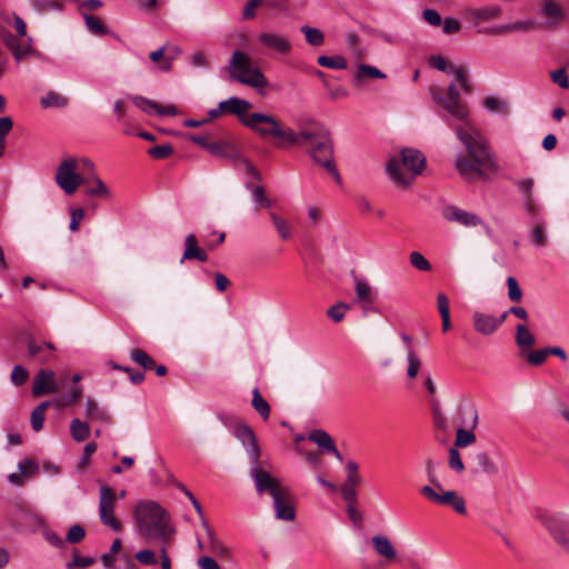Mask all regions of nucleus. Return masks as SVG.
<instances>
[{
	"label": "nucleus",
	"instance_id": "f257e3e1",
	"mask_svg": "<svg viewBox=\"0 0 569 569\" xmlns=\"http://www.w3.org/2000/svg\"><path fill=\"white\" fill-rule=\"evenodd\" d=\"M292 146H307L311 159L323 167L336 180L341 183L340 173L333 162V142L330 131L315 120H308L299 124Z\"/></svg>",
	"mask_w": 569,
	"mask_h": 569
},
{
	"label": "nucleus",
	"instance_id": "f03ea898",
	"mask_svg": "<svg viewBox=\"0 0 569 569\" xmlns=\"http://www.w3.org/2000/svg\"><path fill=\"white\" fill-rule=\"evenodd\" d=\"M233 436L242 443L251 459V476L259 493L267 491L271 497L284 489L278 479L259 467L260 448L253 430L247 423H238L233 429Z\"/></svg>",
	"mask_w": 569,
	"mask_h": 569
},
{
	"label": "nucleus",
	"instance_id": "7ed1b4c3",
	"mask_svg": "<svg viewBox=\"0 0 569 569\" xmlns=\"http://www.w3.org/2000/svg\"><path fill=\"white\" fill-rule=\"evenodd\" d=\"M134 519L139 533L147 539L167 541L174 533L164 509L156 501L143 500L134 507Z\"/></svg>",
	"mask_w": 569,
	"mask_h": 569
},
{
	"label": "nucleus",
	"instance_id": "20e7f679",
	"mask_svg": "<svg viewBox=\"0 0 569 569\" xmlns=\"http://www.w3.org/2000/svg\"><path fill=\"white\" fill-rule=\"evenodd\" d=\"M455 169L467 181H480L488 180L491 174H495L498 171V164L488 147L458 153Z\"/></svg>",
	"mask_w": 569,
	"mask_h": 569
},
{
	"label": "nucleus",
	"instance_id": "39448f33",
	"mask_svg": "<svg viewBox=\"0 0 569 569\" xmlns=\"http://www.w3.org/2000/svg\"><path fill=\"white\" fill-rule=\"evenodd\" d=\"M426 166V158L416 149L405 148L400 157L390 158L386 170L390 180L401 187H408L421 173Z\"/></svg>",
	"mask_w": 569,
	"mask_h": 569
},
{
	"label": "nucleus",
	"instance_id": "423d86ee",
	"mask_svg": "<svg viewBox=\"0 0 569 569\" xmlns=\"http://www.w3.org/2000/svg\"><path fill=\"white\" fill-rule=\"evenodd\" d=\"M226 71L233 81L241 84L263 89L268 86V79L252 60V58L242 50H234L231 59L226 66Z\"/></svg>",
	"mask_w": 569,
	"mask_h": 569
},
{
	"label": "nucleus",
	"instance_id": "0eeeda50",
	"mask_svg": "<svg viewBox=\"0 0 569 569\" xmlns=\"http://www.w3.org/2000/svg\"><path fill=\"white\" fill-rule=\"evenodd\" d=\"M243 126L262 138L272 137L289 144L296 140V132L291 128L282 127L277 118L267 113H251L250 118L243 120Z\"/></svg>",
	"mask_w": 569,
	"mask_h": 569
},
{
	"label": "nucleus",
	"instance_id": "6e6552de",
	"mask_svg": "<svg viewBox=\"0 0 569 569\" xmlns=\"http://www.w3.org/2000/svg\"><path fill=\"white\" fill-rule=\"evenodd\" d=\"M457 84V81L449 84L447 97L437 90H431V99L437 107L449 113L450 119H466L470 110L467 103L461 100Z\"/></svg>",
	"mask_w": 569,
	"mask_h": 569
},
{
	"label": "nucleus",
	"instance_id": "1a4fd4ad",
	"mask_svg": "<svg viewBox=\"0 0 569 569\" xmlns=\"http://www.w3.org/2000/svg\"><path fill=\"white\" fill-rule=\"evenodd\" d=\"M448 124L455 130L466 151L489 147L482 132L470 120V114L466 119H450Z\"/></svg>",
	"mask_w": 569,
	"mask_h": 569
},
{
	"label": "nucleus",
	"instance_id": "9d476101",
	"mask_svg": "<svg viewBox=\"0 0 569 569\" xmlns=\"http://www.w3.org/2000/svg\"><path fill=\"white\" fill-rule=\"evenodd\" d=\"M86 178L78 171L76 157H64L59 163L54 177L56 183L66 194H73Z\"/></svg>",
	"mask_w": 569,
	"mask_h": 569
},
{
	"label": "nucleus",
	"instance_id": "9b49d317",
	"mask_svg": "<svg viewBox=\"0 0 569 569\" xmlns=\"http://www.w3.org/2000/svg\"><path fill=\"white\" fill-rule=\"evenodd\" d=\"M539 520L555 542L569 552V515L545 512L539 516Z\"/></svg>",
	"mask_w": 569,
	"mask_h": 569
},
{
	"label": "nucleus",
	"instance_id": "f8f14e48",
	"mask_svg": "<svg viewBox=\"0 0 569 569\" xmlns=\"http://www.w3.org/2000/svg\"><path fill=\"white\" fill-rule=\"evenodd\" d=\"M99 517L101 522L114 532L121 531V523L114 515L117 495L113 489L107 485L99 489Z\"/></svg>",
	"mask_w": 569,
	"mask_h": 569
},
{
	"label": "nucleus",
	"instance_id": "ddd939ff",
	"mask_svg": "<svg viewBox=\"0 0 569 569\" xmlns=\"http://www.w3.org/2000/svg\"><path fill=\"white\" fill-rule=\"evenodd\" d=\"M429 62L430 66L436 68L437 70L452 74L458 86L466 93H470L473 91V86L466 66L450 63L445 57L439 54L431 56Z\"/></svg>",
	"mask_w": 569,
	"mask_h": 569
},
{
	"label": "nucleus",
	"instance_id": "4468645a",
	"mask_svg": "<svg viewBox=\"0 0 569 569\" xmlns=\"http://www.w3.org/2000/svg\"><path fill=\"white\" fill-rule=\"evenodd\" d=\"M420 495L429 501L438 505H450L458 513L465 515L467 512L466 502L455 490H439L436 487L422 486Z\"/></svg>",
	"mask_w": 569,
	"mask_h": 569
},
{
	"label": "nucleus",
	"instance_id": "2eb2a0df",
	"mask_svg": "<svg viewBox=\"0 0 569 569\" xmlns=\"http://www.w3.org/2000/svg\"><path fill=\"white\" fill-rule=\"evenodd\" d=\"M258 42L269 51L280 56H288L292 50V43L288 36L273 30H266L258 34Z\"/></svg>",
	"mask_w": 569,
	"mask_h": 569
},
{
	"label": "nucleus",
	"instance_id": "dca6fc26",
	"mask_svg": "<svg viewBox=\"0 0 569 569\" xmlns=\"http://www.w3.org/2000/svg\"><path fill=\"white\" fill-rule=\"evenodd\" d=\"M442 217L449 222H456L465 228L485 227L489 232V227L483 220L473 212L461 209L457 206H447L442 210Z\"/></svg>",
	"mask_w": 569,
	"mask_h": 569
},
{
	"label": "nucleus",
	"instance_id": "f3484780",
	"mask_svg": "<svg viewBox=\"0 0 569 569\" xmlns=\"http://www.w3.org/2000/svg\"><path fill=\"white\" fill-rule=\"evenodd\" d=\"M467 413H469V421L460 422V427L457 429L453 448H466L473 445L477 440L473 432L479 420L477 408L471 405L467 410Z\"/></svg>",
	"mask_w": 569,
	"mask_h": 569
},
{
	"label": "nucleus",
	"instance_id": "a211bd4d",
	"mask_svg": "<svg viewBox=\"0 0 569 569\" xmlns=\"http://www.w3.org/2000/svg\"><path fill=\"white\" fill-rule=\"evenodd\" d=\"M502 13V8L499 4H486L480 7H470L463 10V18L475 26L485 22H491Z\"/></svg>",
	"mask_w": 569,
	"mask_h": 569
},
{
	"label": "nucleus",
	"instance_id": "6ab92c4d",
	"mask_svg": "<svg viewBox=\"0 0 569 569\" xmlns=\"http://www.w3.org/2000/svg\"><path fill=\"white\" fill-rule=\"evenodd\" d=\"M58 390L59 387L56 382V375L52 370L41 369L37 372L32 385V395L34 397L53 393Z\"/></svg>",
	"mask_w": 569,
	"mask_h": 569
},
{
	"label": "nucleus",
	"instance_id": "aec40b11",
	"mask_svg": "<svg viewBox=\"0 0 569 569\" xmlns=\"http://www.w3.org/2000/svg\"><path fill=\"white\" fill-rule=\"evenodd\" d=\"M133 104L147 114L158 117H173L178 113L174 104H161L153 100L137 96L132 99Z\"/></svg>",
	"mask_w": 569,
	"mask_h": 569
},
{
	"label": "nucleus",
	"instance_id": "412c9836",
	"mask_svg": "<svg viewBox=\"0 0 569 569\" xmlns=\"http://www.w3.org/2000/svg\"><path fill=\"white\" fill-rule=\"evenodd\" d=\"M276 518L279 520L291 521L296 517V510L290 501V492L288 488L281 490L277 496L272 497Z\"/></svg>",
	"mask_w": 569,
	"mask_h": 569
},
{
	"label": "nucleus",
	"instance_id": "4be33fe9",
	"mask_svg": "<svg viewBox=\"0 0 569 569\" xmlns=\"http://www.w3.org/2000/svg\"><path fill=\"white\" fill-rule=\"evenodd\" d=\"M371 545L375 552L385 558L387 562H397L399 560L397 549L388 536H373L371 538Z\"/></svg>",
	"mask_w": 569,
	"mask_h": 569
},
{
	"label": "nucleus",
	"instance_id": "5701e85b",
	"mask_svg": "<svg viewBox=\"0 0 569 569\" xmlns=\"http://www.w3.org/2000/svg\"><path fill=\"white\" fill-rule=\"evenodd\" d=\"M472 325L473 329L483 336H490L498 330L496 316L479 310L472 313Z\"/></svg>",
	"mask_w": 569,
	"mask_h": 569
},
{
	"label": "nucleus",
	"instance_id": "b1692460",
	"mask_svg": "<svg viewBox=\"0 0 569 569\" xmlns=\"http://www.w3.org/2000/svg\"><path fill=\"white\" fill-rule=\"evenodd\" d=\"M541 16L546 19L548 27H556L563 21L565 11L555 0H543L541 3Z\"/></svg>",
	"mask_w": 569,
	"mask_h": 569
},
{
	"label": "nucleus",
	"instance_id": "393cba45",
	"mask_svg": "<svg viewBox=\"0 0 569 569\" xmlns=\"http://www.w3.org/2000/svg\"><path fill=\"white\" fill-rule=\"evenodd\" d=\"M220 107L224 108V112L238 116L243 124V120L250 118L248 111L252 108V104L248 100L230 97L229 99L221 101Z\"/></svg>",
	"mask_w": 569,
	"mask_h": 569
},
{
	"label": "nucleus",
	"instance_id": "a878e982",
	"mask_svg": "<svg viewBox=\"0 0 569 569\" xmlns=\"http://www.w3.org/2000/svg\"><path fill=\"white\" fill-rule=\"evenodd\" d=\"M184 251L182 258L180 260H198L200 262H206L208 260V254L204 249L199 247L197 238L194 234H189L184 240Z\"/></svg>",
	"mask_w": 569,
	"mask_h": 569
},
{
	"label": "nucleus",
	"instance_id": "bb28decb",
	"mask_svg": "<svg viewBox=\"0 0 569 569\" xmlns=\"http://www.w3.org/2000/svg\"><path fill=\"white\" fill-rule=\"evenodd\" d=\"M535 28V22L531 20L516 21L486 29L488 34H506L516 31H530Z\"/></svg>",
	"mask_w": 569,
	"mask_h": 569
},
{
	"label": "nucleus",
	"instance_id": "cd10ccee",
	"mask_svg": "<svg viewBox=\"0 0 569 569\" xmlns=\"http://www.w3.org/2000/svg\"><path fill=\"white\" fill-rule=\"evenodd\" d=\"M54 350L56 348L51 342L36 343L34 341H29L28 343L29 355L32 357L40 356V361L42 363L54 359Z\"/></svg>",
	"mask_w": 569,
	"mask_h": 569
},
{
	"label": "nucleus",
	"instance_id": "c85d7f7f",
	"mask_svg": "<svg viewBox=\"0 0 569 569\" xmlns=\"http://www.w3.org/2000/svg\"><path fill=\"white\" fill-rule=\"evenodd\" d=\"M84 184L88 186L87 193L89 196L99 197L102 199H109L111 193L103 181L97 176V173L91 177H87L84 180Z\"/></svg>",
	"mask_w": 569,
	"mask_h": 569
},
{
	"label": "nucleus",
	"instance_id": "c756f323",
	"mask_svg": "<svg viewBox=\"0 0 569 569\" xmlns=\"http://www.w3.org/2000/svg\"><path fill=\"white\" fill-rule=\"evenodd\" d=\"M516 343L519 347L520 355H525L536 343L535 336L526 325L516 327Z\"/></svg>",
	"mask_w": 569,
	"mask_h": 569
},
{
	"label": "nucleus",
	"instance_id": "7c9ffc66",
	"mask_svg": "<svg viewBox=\"0 0 569 569\" xmlns=\"http://www.w3.org/2000/svg\"><path fill=\"white\" fill-rule=\"evenodd\" d=\"M86 417L91 421H101L108 423L110 416L96 400L88 398L86 400Z\"/></svg>",
	"mask_w": 569,
	"mask_h": 569
},
{
	"label": "nucleus",
	"instance_id": "2f4dec72",
	"mask_svg": "<svg viewBox=\"0 0 569 569\" xmlns=\"http://www.w3.org/2000/svg\"><path fill=\"white\" fill-rule=\"evenodd\" d=\"M9 48L12 51L13 57L16 60H21L26 58L27 56L36 53L33 47H32V38L28 37L24 41H18V40H10L8 42Z\"/></svg>",
	"mask_w": 569,
	"mask_h": 569
},
{
	"label": "nucleus",
	"instance_id": "473e14b6",
	"mask_svg": "<svg viewBox=\"0 0 569 569\" xmlns=\"http://www.w3.org/2000/svg\"><path fill=\"white\" fill-rule=\"evenodd\" d=\"M269 218L281 240L286 241L292 237V228L283 217L274 211H270Z\"/></svg>",
	"mask_w": 569,
	"mask_h": 569
},
{
	"label": "nucleus",
	"instance_id": "72a5a7b5",
	"mask_svg": "<svg viewBox=\"0 0 569 569\" xmlns=\"http://www.w3.org/2000/svg\"><path fill=\"white\" fill-rule=\"evenodd\" d=\"M516 186L523 196L526 209L529 212H533L535 204L532 200V190L535 187V180L532 178L520 179L516 182Z\"/></svg>",
	"mask_w": 569,
	"mask_h": 569
},
{
	"label": "nucleus",
	"instance_id": "f704fd0d",
	"mask_svg": "<svg viewBox=\"0 0 569 569\" xmlns=\"http://www.w3.org/2000/svg\"><path fill=\"white\" fill-rule=\"evenodd\" d=\"M149 57L160 71H168L173 66L174 56L166 54V47L152 51Z\"/></svg>",
	"mask_w": 569,
	"mask_h": 569
},
{
	"label": "nucleus",
	"instance_id": "c9c22d12",
	"mask_svg": "<svg viewBox=\"0 0 569 569\" xmlns=\"http://www.w3.org/2000/svg\"><path fill=\"white\" fill-rule=\"evenodd\" d=\"M308 439L315 442L322 451L333 450V439L327 431L322 429H316L311 431L308 436Z\"/></svg>",
	"mask_w": 569,
	"mask_h": 569
},
{
	"label": "nucleus",
	"instance_id": "e433bc0d",
	"mask_svg": "<svg viewBox=\"0 0 569 569\" xmlns=\"http://www.w3.org/2000/svg\"><path fill=\"white\" fill-rule=\"evenodd\" d=\"M180 491H182L186 495V497L190 500V502L193 505L197 513L199 515L200 522L206 531L208 539L213 543L214 542V533L203 517L200 503L187 488L180 486Z\"/></svg>",
	"mask_w": 569,
	"mask_h": 569
},
{
	"label": "nucleus",
	"instance_id": "4c0bfd02",
	"mask_svg": "<svg viewBox=\"0 0 569 569\" xmlns=\"http://www.w3.org/2000/svg\"><path fill=\"white\" fill-rule=\"evenodd\" d=\"M70 432L72 438L77 442H82L87 440L90 436V427L88 422L80 420L79 418H74L70 423Z\"/></svg>",
	"mask_w": 569,
	"mask_h": 569
},
{
	"label": "nucleus",
	"instance_id": "58836bf2",
	"mask_svg": "<svg viewBox=\"0 0 569 569\" xmlns=\"http://www.w3.org/2000/svg\"><path fill=\"white\" fill-rule=\"evenodd\" d=\"M186 62L189 67L194 69H208L210 66L208 54L202 50L191 51L187 56Z\"/></svg>",
	"mask_w": 569,
	"mask_h": 569
},
{
	"label": "nucleus",
	"instance_id": "ea45409f",
	"mask_svg": "<svg viewBox=\"0 0 569 569\" xmlns=\"http://www.w3.org/2000/svg\"><path fill=\"white\" fill-rule=\"evenodd\" d=\"M355 291L358 301L360 302H371L373 300V292L371 286L368 281L363 279L356 278L355 279Z\"/></svg>",
	"mask_w": 569,
	"mask_h": 569
},
{
	"label": "nucleus",
	"instance_id": "a19ab883",
	"mask_svg": "<svg viewBox=\"0 0 569 569\" xmlns=\"http://www.w3.org/2000/svg\"><path fill=\"white\" fill-rule=\"evenodd\" d=\"M251 405L254 408V410L261 416V418L263 420H267L269 418V416H270V406L267 402V400H264L262 398V396L260 395V391H259L258 388H254L252 390V401H251Z\"/></svg>",
	"mask_w": 569,
	"mask_h": 569
},
{
	"label": "nucleus",
	"instance_id": "79ce46f5",
	"mask_svg": "<svg viewBox=\"0 0 569 569\" xmlns=\"http://www.w3.org/2000/svg\"><path fill=\"white\" fill-rule=\"evenodd\" d=\"M319 66L323 68L342 70L347 68V61L342 56H320L317 59Z\"/></svg>",
	"mask_w": 569,
	"mask_h": 569
},
{
	"label": "nucleus",
	"instance_id": "37998d69",
	"mask_svg": "<svg viewBox=\"0 0 569 569\" xmlns=\"http://www.w3.org/2000/svg\"><path fill=\"white\" fill-rule=\"evenodd\" d=\"M300 30L305 34L308 44L319 47L325 42V36L320 29L310 26H302Z\"/></svg>",
	"mask_w": 569,
	"mask_h": 569
},
{
	"label": "nucleus",
	"instance_id": "c03bdc74",
	"mask_svg": "<svg viewBox=\"0 0 569 569\" xmlns=\"http://www.w3.org/2000/svg\"><path fill=\"white\" fill-rule=\"evenodd\" d=\"M31 6L37 13H47L50 11H61L63 6L58 0H32Z\"/></svg>",
	"mask_w": 569,
	"mask_h": 569
},
{
	"label": "nucleus",
	"instance_id": "a18cd8bd",
	"mask_svg": "<svg viewBox=\"0 0 569 569\" xmlns=\"http://www.w3.org/2000/svg\"><path fill=\"white\" fill-rule=\"evenodd\" d=\"M130 359L144 370L153 369L154 361L153 359L142 349H132L130 351Z\"/></svg>",
	"mask_w": 569,
	"mask_h": 569
},
{
	"label": "nucleus",
	"instance_id": "49530a36",
	"mask_svg": "<svg viewBox=\"0 0 569 569\" xmlns=\"http://www.w3.org/2000/svg\"><path fill=\"white\" fill-rule=\"evenodd\" d=\"M49 406V401H43L38 405L31 412L30 420L34 431H40L43 428L44 413Z\"/></svg>",
	"mask_w": 569,
	"mask_h": 569
},
{
	"label": "nucleus",
	"instance_id": "de8ad7c7",
	"mask_svg": "<svg viewBox=\"0 0 569 569\" xmlns=\"http://www.w3.org/2000/svg\"><path fill=\"white\" fill-rule=\"evenodd\" d=\"M476 461L480 467L481 471L487 475H497L499 471L498 466L492 461L487 452H478L476 455Z\"/></svg>",
	"mask_w": 569,
	"mask_h": 569
},
{
	"label": "nucleus",
	"instance_id": "09e8293b",
	"mask_svg": "<svg viewBox=\"0 0 569 569\" xmlns=\"http://www.w3.org/2000/svg\"><path fill=\"white\" fill-rule=\"evenodd\" d=\"M249 189L251 190V199L257 209L271 207V200L267 197L263 187L253 186L249 187Z\"/></svg>",
	"mask_w": 569,
	"mask_h": 569
},
{
	"label": "nucleus",
	"instance_id": "8fccbe9b",
	"mask_svg": "<svg viewBox=\"0 0 569 569\" xmlns=\"http://www.w3.org/2000/svg\"><path fill=\"white\" fill-rule=\"evenodd\" d=\"M68 103V99L66 97H62L54 91H49L41 98V106L43 108L49 107H64Z\"/></svg>",
	"mask_w": 569,
	"mask_h": 569
},
{
	"label": "nucleus",
	"instance_id": "3c124183",
	"mask_svg": "<svg viewBox=\"0 0 569 569\" xmlns=\"http://www.w3.org/2000/svg\"><path fill=\"white\" fill-rule=\"evenodd\" d=\"M448 466L459 475L465 471V463L457 448L451 447L448 450Z\"/></svg>",
	"mask_w": 569,
	"mask_h": 569
},
{
	"label": "nucleus",
	"instance_id": "603ef678",
	"mask_svg": "<svg viewBox=\"0 0 569 569\" xmlns=\"http://www.w3.org/2000/svg\"><path fill=\"white\" fill-rule=\"evenodd\" d=\"M409 261L412 267L420 271H430L432 268L429 260L419 251H412L409 254Z\"/></svg>",
	"mask_w": 569,
	"mask_h": 569
},
{
	"label": "nucleus",
	"instance_id": "864d4df0",
	"mask_svg": "<svg viewBox=\"0 0 569 569\" xmlns=\"http://www.w3.org/2000/svg\"><path fill=\"white\" fill-rule=\"evenodd\" d=\"M407 361H408L407 376L409 379H415L419 372L420 367H421V361L415 355L412 349H409V351H408Z\"/></svg>",
	"mask_w": 569,
	"mask_h": 569
},
{
	"label": "nucleus",
	"instance_id": "5fc2aeb1",
	"mask_svg": "<svg viewBox=\"0 0 569 569\" xmlns=\"http://www.w3.org/2000/svg\"><path fill=\"white\" fill-rule=\"evenodd\" d=\"M482 106L486 110L492 113H500L506 110V103L499 98L487 97L482 101Z\"/></svg>",
	"mask_w": 569,
	"mask_h": 569
},
{
	"label": "nucleus",
	"instance_id": "6e6d98bb",
	"mask_svg": "<svg viewBox=\"0 0 569 569\" xmlns=\"http://www.w3.org/2000/svg\"><path fill=\"white\" fill-rule=\"evenodd\" d=\"M173 152L174 148L169 143L156 146L148 150V154L150 157L159 160L168 158L169 156L173 154Z\"/></svg>",
	"mask_w": 569,
	"mask_h": 569
},
{
	"label": "nucleus",
	"instance_id": "4d7b16f0",
	"mask_svg": "<svg viewBox=\"0 0 569 569\" xmlns=\"http://www.w3.org/2000/svg\"><path fill=\"white\" fill-rule=\"evenodd\" d=\"M522 356L526 357L528 362L531 363L532 366H540L548 358V351H547V348L538 349V350H533V351H530V349H529Z\"/></svg>",
	"mask_w": 569,
	"mask_h": 569
},
{
	"label": "nucleus",
	"instance_id": "13d9d810",
	"mask_svg": "<svg viewBox=\"0 0 569 569\" xmlns=\"http://www.w3.org/2000/svg\"><path fill=\"white\" fill-rule=\"evenodd\" d=\"M436 467H437V463L432 459H427L426 460V462H425V470H426L427 479L430 482L429 486L436 487L439 490H441L442 489V485L440 483V481L437 478Z\"/></svg>",
	"mask_w": 569,
	"mask_h": 569
},
{
	"label": "nucleus",
	"instance_id": "bf43d9fd",
	"mask_svg": "<svg viewBox=\"0 0 569 569\" xmlns=\"http://www.w3.org/2000/svg\"><path fill=\"white\" fill-rule=\"evenodd\" d=\"M18 470L23 478H30L38 472L39 467L36 461L31 459H24L19 462Z\"/></svg>",
	"mask_w": 569,
	"mask_h": 569
},
{
	"label": "nucleus",
	"instance_id": "052dcab7",
	"mask_svg": "<svg viewBox=\"0 0 569 569\" xmlns=\"http://www.w3.org/2000/svg\"><path fill=\"white\" fill-rule=\"evenodd\" d=\"M28 378H29V372L27 371L26 368H23L20 365H17L13 367L11 375H10V380L14 386L19 387V386L24 385L27 382Z\"/></svg>",
	"mask_w": 569,
	"mask_h": 569
},
{
	"label": "nucleus",
	"instance_id": "680f3d73",
	"mask_svg": "<svg viewBox=\"0 0 569 569\" xmlns=\"http://www.w3.org/2000/svg\"><path fill=\"white\" fill-rule=\"evenodd\" d=\"M76 163L82 177L87 178L96 173L94 163L89 158H76Z\"/></svg>",
	"mask_w": 569,
	"mask_h": 569
},
{
	"label": "nucleus",
	"instance_id": "e2e57ef3",
	"mask_svg": "<svg viewBox=\"0 0 569 569\" xmlns=\"http://www.w3.org/2000/svg\"><path fill=\"white\" fill-rule=\"evenodd\" d=\"M208 151L217 157H232L233 148L226 143L213 142L208 146Z\"/></svg>",
	"mask_w": 569,
	"mask_h": 569
},
{
	"label": "nucleus",
	"instance_id": "0e129e2a",
	"mask_svg": "<svg viewBox=\"0 0 569 569\" xmlns=\"http://www.w3.org/2000/svg\"><path fill=\"white\" fill-rule=\"evenodd\" d=\"M349 309V305L338 302L335 306L330 307L327 313L335 322H340L343 319L346 311H348Z\"/></svg>",
	"mask_w": 569,
	"mask_h": 569
},
{
	"label": "nucleus",
	"instance_id": "69168bd1",
	"mask_svg": "<svg viewBox=\"0 0 569 569\" xmlns=\"http://www.w3.org/2000/svg\"><path fill=\"white\" fill-rule=\"evenodd\" d=\"M508 297L513 302H519L522 299V290L513 277L507 278Z\"/></svg>",
	"mask_w": 569,
	"mask_h": 569
},
{
	"label": "nucleus",
	"instance_id": "338daca9",
	"mask_svg": "<svg viewBox=\"0 0 569 569\" xmlns=\"http://www.w3.org/2000/svg\"><path fill=\"white\" fill-rule=\"evenodd\" d=\"M358 465L353 460H349L346 463V470L348 472L347 480L345 483L358 486L360 483V476L358 473Z\"/></svg>",
	"mask_w": 569,
	"mask_h": 569
},
{
	"label": "nucleus",
	"instance_id": "774afa93",
	"mask_svg": "<svg viewBox=\"0 0 569 569\" xmlns=\"http://www.w3.org/2000/svg\"><path fill=\"white\" fill-rule=\"evenodd\" d=\"M136 559L140 563L146 565V566H154L158 562L156 553L149 549L138 551L136 553Z\"/></svg>",
	"mask_w": 569,
	"mask_h": 569
}]
</instances>
